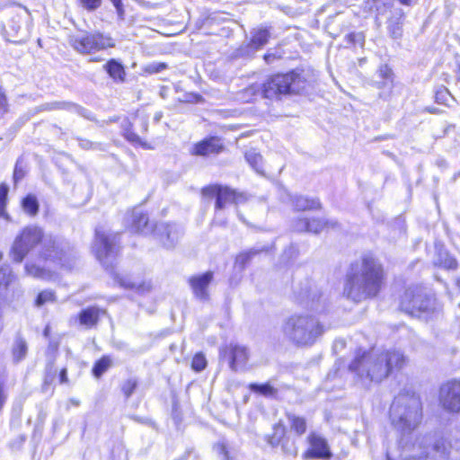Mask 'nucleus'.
<instances>
[{"mask_svg": "<svg viewBox=\"0 0 460 460\" xmlns=\"http://www.w3.org/2000/svg\"><path fill=\"white\" fill-rule=\"evenodd\" d=\"M407 358L397 349L379 351L375 348H358L349 365V371L356 382L369 388L386 379L394 371L401 370Z\"/></svg>", "mask_w": 460, "mask_h": 460, "instance_id": "f257e3e1", "label": "nucleus"}, {"mask_svg": "<svg viewBox=\"0 0 460 460\" xmlns=\"http://www.w3.org/2000/svg\"><path fill=\"white\" fill-rule=\"evenodd\" d=\"M40 242H43V259L58 262L65 269H73L76 256L69 243L59 237L44 236L43 230L37 226L24 227L15 237L11 249L12 259L15 262H22L30 251Z\"/></svg>", "mask_w": 460, "mask_h": 460, "instance_id": "f03ea898", "label": "nucleus"}, {"mask_svg": "<svg viewBox=\"0 0 460 460\" xmlns=\"http://www.w3.org/2000/svg\"><path fill=\"white\" fill-rule=\"evenodd\" d=\"M384 279L385 271L380 261L371 254H365L350 265L343 293L355 302L373 298L380 292Z\"/></svg>", "mask_w": 460, "mask_h": 460, "instance_id": "7ed1b4c3", "label": "nucleus"}, {"mask_svg": "<svg viewBox=\"0 0 460 460\" xmlns=\"http://www.w3.org/2000/svg\"><path fill=\"white\" fill-rule=\"evenodd\" d=\"M422 417V403L414 392L400 393L390 407L391 423L400 437L411 435L421 423Z\"/></svg>", "mask_w": 460, "mask_h": 460, "instance_id": "20e7f679", "label": "nucleus"}, {"mask_svg": "<svg viewBox=\"0 0 460 460\" xmlns=\"http://www.w3.org/2000/svg\"><path fill=\"white\" fill-rule=\"evenodd\" d=\"M331 328L319 318H287L281 327L284 340L297 346H312Z\"/></svg>", "mask_w": 460, "mask_h": 460, "instance_id": "39448f33", "label": "nucleus"}, {"mask_svg": "<svg viewBox=\"0 0 460 460\" xmlns=\"http://www.w3.org/2000/svg\"><path fill=\"white\" fill-rule=\"evenodd\" d=\"M401 309L411 316L417 314H438L440 306L431 289L422 286L408 288L401 300Z\"/></svg>", "mask_w": 460, "mask_h": 460, "instance_id": "423d86ee", "label": "nucleus"}, {"mask_svg": "<svg viewBox=\"0 0 460 460\" xmlns=\"http://www.w3.org/2000/svg\"><path fill=\"white\" fill-rule=\"evenodd\" d=\"M306 82L301 74L295 71L271 76L263 84L262 94L273 99L288 93H299L305 88Z\"/></svg>", "mask_w": 460, "mask_h": 460, "instance_id": "0eeeda50", "label": "nucleus"}, {"mask_svg": "<svg viewBox=\"0 0 460 460\" xmlns=\"http://www.w3.org/2000/svg\"><path fill=\"white\" fill-rule=\"evenodd\" d=\"M119 234L106 233L101 228L95 231V240L93 245V252L96 259L105 267L112 268L113 262L119 251Z\"/></svg>", "mask_w": 460, "mask_h": 460, "instance_id": "6e6552de", "label": "nucleus"}, {"mask_svg": "<svg viewBox=\"0 0 460 460\" xmlns=\"http://www.w3.org/2000/svg\"><path fill=\"white\" fill-rule=\"evenodd\" d=\"M69 43L76 52L83 55H92L114 47L113 40L100 32L72 35Z\"/></svg>", "mask_w": 460, "mask_h": 460, "instance_id": "1a4fd4ad", "label": "nucleus"}, {"mask_svg": "<svg viewBox=\"0 0 460 460\" xmlns=\"http://www.w3.org/2000/svg\"><path fill=\"white\" fill-rule=\"evenodd\" d=\"M202 193L207 197H216V217L219 211L224 209L227 204H242L247 200V196L243 192H237L228 187L220 185L208 186L202 190Z\"/></svg>", "mask_w": 460, "mask_h": 460, "instance_id": "9d476101", "label": "nucleus"}, {"mask_svg": "<svg viewBox=\"0 0 460 460\" xmlns=\"http://www.w3.org/2000/svg\"><path fill=\"white\" fill-rule=\"evenodd\" d=\"M439 402L444 410L460 412V380L453 379L441 385Z\"/></svg>", "mask_w": 460, "mask_h": 460, "instance_id": "9b49d317", "label": "nucleus"}, {"mask_svg": "<svg viewBox=\"0 0 460 460\" xmlns=\"http://www.w3.org/2000/svg\"><path fill=\"white\" fill-rule=\"evenodd\" d=\"M154 236L166 249H172L183 234L182 228L176 224L159 223L154 228Z\"/></svg>", "mask_w": 460, "mask_h": 460, "instance_id": "f8f14e48", "label": "nucleus"}, {"mask_svg": "<svg viewBox=\"0 0 460 460\" xmlns=\"http://www.w3.org/2000/svg\"><path fill=\"white\" fill-rule=\"evenodd\" d=\"M220 357L228 360L231 370L237 372L243 369L248 359L249 351L245 346L230 343L220 349Z\"/></svg>", "mask_w": 460, "mask_h": 460, "instance_id": "ddd939ff", "label": "nucleus"}, {"mask_svg": "<svg viewBox=\"0 0 460 460\" xmlns=\"http://www.w3.org/2000/svg\"><path fill=\"white\" fill-rule=\"evenodd\" d=\"M306 440L309 448L304 452V459H330L332 456L327 440L321 435L311 432Z\"/></svg>", "mask_w": 460, "mask_h": 460, "instance_id": "4468645a", "label": "nucleus"}, {"mask_svg": "<svg viewBox=\"0 0 460 460\" xmlns=\"http://www.w3.org/2000/svg\"><path fill=\"white\" fill-rule=\"evenodd\" d=\"M302 303L312 311L323 313L328 305V297L317 286L310 285L302 296Z\"/></svg>", "mask_w": 460, "mask_h": 460, "instance_id": "2eb2a0df", "label": "nucleus"}, {"mask_svg": "<svg viewBox=\"0 0 460 460\" xmlns=\"http://www.w3.org/2000/svg\"><path fill=\"white\" fill-rule=\"evenodd\" d=\"M213 279V272L207 271L201 275L193 276L189 283L194 296L201 301H207L209 298L208 286Z\"/></svg>", "mask_w": 460, "mask_h": 460, "instance_id": "dca6fc26", "label": "nucleus"}, {"mask_svg": "<svg viewBox=\"0 0 460 460\" xmlns=\"http://www.w3.org/2000/svg\"><path fill=\"white\" fill-rule=\"evenodd\" d=\"M127 225L132 232L148 234L154 232V228L148 224V217L140 209H134L126 217Z\"/></svg>", "mask_w": 460, "mask_h": 460, "instance_id": "f3484780", "label": "nucleus"}, {"mask_svg": "<svg viewBox=\"0 0 460 460\" xmlns=\"http://www.w3.org/2000/svg\"><path fill=\"white\" fill-rule=\"evenodd\" d=\"M429 442V457L434 460H447L451 453V444L442 437H431Z\"/></svg>", "mask_w": 460, "mask_h": 460, "instance_id": "a211bd4d", "label": "nucleus"}, {"mask_svg": "<svg viewBox=\"0 0 460 460\" xmlns=\"http://www.w3.org/2000/svg\"><path fill=\"white\" fill-rule=\"evenodd\" d=\"M223 149V146L219 138L211 137L197 143L191 151L192 155L207 156L211 154H218Z\"/></svg>", "mask_w": 460, "mask_h": 460, "instance_id": "6ab92c4d", "label": "nucleus"}, {"mask_svg": "<svg viewBox=\"0 0 460 460\" xmlns=\"http://www.w3.org/2000/svg\"><path fill=\"white\" fill-rule=\"evenodd\" d=\"M115 281L124 288L136 289L138 293L144 294L151 290L150 282H134L129 278L120 276L118 273L112 272Z\"/></svg>", "mask_w": 460, "mask_h": 460, "instance_id": "aec40b11", "label": "nucleus"}, {"mask_svg": "<svg viewBox=\"0 0 460 460\" xmlns=\"http://www.w3.org/2000/svg\"><path fill=\"white\" fill-rule=\"evenodd\" d=\"M291 205L296 210H314L320 208L321 205L318 199H308L307 197L301 195H295L289 197Z\"/></svg>", "mask_w": 460, "mask_h": 460, "instance_id": "412c9836", "label": "nucleus"}, {"mask_svg": "<svg viewBox=\"0 0 460 460\" xmlns=\"http://www.w3.org/2000/svg\"><path fill=\"white\" fill-rule=\"evenodd\" d=\"M403 13L398 10L388 20L387 30L393 39H400L402 36Z\"/></svg>", "mask_w": 460, "mask_h": 460, "instance_id": "4be33fe9", "label": "nucleus"}, {"mask_svg": "<svg viewBox=\"0 0 460 460\" xmlns=\"http://www.w3.org/2000/svg\"><path fill=\"white\" fill-rule=\"evenodd\" d=\"M27 353V341L20 335H17L12 347V356L13 362L19 363L22 361L26 358Z\"/></svg>", "mask_w": 460, "mask_h": 460, "instance_id": "5701e85b", "label": "nucleus"}, {"mask_svg": "<svg viewBox=\"0 0 460 460\" xmlns=\"http://www.w3.org/2000/svg\"><path fill=\"white\" fill-rule=\"evenodd\" d=\"M103 68L112 79L120 82L124 81L126 75L124 67L117 60L111 59L103 66Z\"/></svg>", "mask_w": 460, "mask_h": 460, "instance_id": "b1692460", "label": "nucleus"}, {"mask_svg": "<svg viewBox=\"0 0 460 460\" xmlns=\"http://www.w3.org/2000/svg\"><path fill=\"white\" fill-rule=\"evenodd\" d=\"M251 47L254 49H259L267 44L270 32L265 28H258L252 33Z\"/></svg>", "mask_w": 460, "mask_h": 460, "instance_id": "393cba45", "label": "nucleus"}, {"mask_svg": "<svg viewBox=\"0 0 460 460\" xmlns=\"http://www.w3.org/2000/svg\"><path fill=\"white\" fill-rule=\"evenodd\" d=\"M337 226L338 223L333 220L323 221L319 218H312L309 219L308 232L313 234H319L324 228H335Z\"/></svg>", "mask_w": 460, "mask_h": 460, "instance_id": "a878e982", "label": "nucleus"}, {"mask_svg": "<svg viewBox=\"0 0 460 460\" xmlns=\"http://www.w3.org/2000/svg\"><path fill=\"white\" fill-rule=\"evenodd\" d=\"M24 269L26 274L33 278L41 279H50L52 278L49 270L40 268L34 263H26Z\"/></svg>", "mask_w": 460, "mask_h": 460, "instance_id": "bb28decb", "label": "nucleus"}, {"mask_svg": "<svg viewBox=\"0 0 460 460\" xmlns=\"http://www.w3.org/2000/svg\"><path fill=\"white\" fill-rule=\"evenodd\" d=\"M287 416L288 422L290 423L291 429L295 431L296 435L302 436L306 431L305 419L292 413H288Z\"/></svg>", "mask_w": 460, "mask_h": 460, "instance_id": "cd10ccee", "label": "nucleus"}, {"mask_svg": "<svg viewBox=\"0 0 460 460\" xmlns=\"http://www.w3.org/2000/svg\"><path fill=\"white\" fill-rule=\"evenodd\" d=\"M22 207L25 213L34 217L39 212V202L34 195H27L22 201Z\"/></svg>", "mask_w": 460, "mask_h": 460, "instance_id": "c85d7f7f", "label": "nucleus"}, {"mask_svg": "<svg viewBox=\"0 0 460 460\" xmlns=\"http://www.w3.org/2000/svg\"><path fill=\"white\" fill-rule=\"evenodd\" d=\"M245 159L257 172H262V156L259 153L251 149L245 153Z\"/></svg>", "mask_w": 460, "mask_h": 460, "instance_id": "c756f323", "label": "nucleus"}, {"mask_svg": "<svg viewBox=\"0 0 460 460\" xmlns=\"http://www.w3.org/2000/svg\"><path fill=\"white\" fill-rule=\"evenodd\" d=\"M261 250L259 249H250L248 251L241 252L235 259V264L238 265L241 269H243L246 264Z\"/></svg>", "mask_w": 460, "mask_h": 460, "instance_id": "7c9ffc66", "label": "nucleus"}, {"mask_svg": "<svg viewBox=\"0 0 460 460\" xmlns=\"http://www.w3.org/2000/svg\"><path fill=\"white\" fill-rule=\"evenodd\" d=\"M15 279L12 269L9 265H2L0 267V287L7 288Z\"/></svg>", "mask_w": 460, "mask_h": 460, "instance_id": "2f4dec72", "label": "nucleus"}, {"mask_svg": "<svg viewBox=\"0 0 460 460\" xmlns=\"http://www.w3.org/2000/svg\"><path fill=\"white\" fill-rule=\"evenodd\" d=\"M9 188L5 183L0 184V217L10 220L9 215L5 212L6 199Z\"/></svg>", "mask_w": 460, "mask_h": 460, "instance_id": "473e14b6", "label": "nucleus"}, {"mask_svg": "<svg viewBox=\"0 0 460 460\" xmlns=\"http://www.w3.org/2000/svg\"><path fill=\"white\" fill-rule=\"evenodd\" d=\"M111 366V360L108 357H102L98 360L93 368V373L96 377H100Z\"/></svg>", "mask_w": 460, "mask_h": 460, "instance_id": "72a5a7b5", "label": "nucleus"}, {"mask_svg": "<svg viewBox=\"0 0 460 460\" xmlns=\"http://www.w3.org/2000/svg\"><path fill=\"white\" fill-rule=\"evenodd\" d=\"M138 385V381L135 377L128 378L121 384V391L124 396L128 399Z\"/></svg>", "mask_w": 460, "mask_h": 460, "instance_id": "f704fd0d", "label": "nucleus"}, {"mask_svg": "<svg viewBox=\"0 0 460 460\" xmlns=\"http://www.w3.org/2000/svg\"><path fill=\"white\" fill-rule=\"evenodd\" d=\"M55 299L56 296L52 290H43L38 295L35 305L37 306H42L46 304L53 303Z\"/></svg>", "mask_w": 460, "mask_h": 460, "instance_id": "c9c22d12", "label": "nucleus"}, {"mask_svg": "<svg viewBox=\"0 0 460 460\" xmlns=\"http://www.w3.org/2000/svg\"><path fill=\"white\" fill-rule=\"evenodd\" d=\"M43 110L51 111V110H75L77 111L79 108L70 102H53L49 103H46L43 106Z\"/></svg>", "mask_w": 460, "mask_h": 460, "instance_id": "e433bc0d", "label": "nucleus"}, {"mask_svg": "<svg viewBox=\"0 0 460 460\" xmlns=\"http://www.w3.org/2000/svg\"><path fill=\"white\" fill-rule=\"evenodd\" d=\"M57 375V369L54 367V359L49 360L45 368L44 385H48L52 384Z\"/></svg>", "mask_w": 460, "mask_h": 460, "instance_id": "4c0bfd02", "label": "nucleus"}, {"mask_svg": "<svg viewBox=\"0 0 460 460\" xmlns=\"http://www.w3.org/2000/svg\"><path fill=\"white\" fill-rule=\"evenodd\" d=\"M207 367V359L202 353H197L191 362V368L196 372H200Z\"/></svg>", "mask_w": 460, "mask_h": 460, "instance_id": "58836bf2", "label": "nucleus"}, {"mask_svg": "<svg viewBox=\"0 0 460 460\" xmlns=\"http://www.w3.org/2000/svg\"><path fill=\"white\" fill-rule=\"evenodd\" d=\"M106 311L102 310L99 306H90L84 310H83L78 316H84V317H93V316H101L102 314H105Z\"/></svg>", "mask_w": 460, "mask_h": 460, "instance_id": "ea45409f", "label": "nucleus"}, {"mask_svg": "<svg viewBox=\"0 0 460 460\" xmlns=\"http://www.w3.org/2000/svg\"><path fill=\"white\" fill-rule=\"evenodd\" d=\"M250 389L252 392L260 393V394H262L265 395L271 394L274 392V388L268 384H265V385L251 384Z\"/></svg>", "mask_w": 460, "mask_h": 460, "instance_id": "a19ab883", "label": "nucleus"}, {"mask_svg": "<svg viewBox=\"0 0 460 460\" xmlns=\"http://www.w3.org/2000/svg\"><path fill=\"white\" fill-rule=\"evenodd\" d=\"M25 176V170L22 166V164L20 160L16 162L14 171H13V181L17 183Z\"/></svg>", "mask_w": 460, "mask_h": 460, "instance_id": "79ce46f5", "label": "nucleus"}, {"mask_svg": "<svg viewBox=\"0 0 460 460\" xmlns=\"http://www.w3.org/2000/svg\"><path fill=\"white\" fill-rule=\"evenodd\" d=\"M308 225L309 219L299 218L294 223L293 228L297 232H308Z\"/></svg>", "mask_w": 460, "mask_h": 460, "instance_id": "37998d69", "label": "nucleus"}, {"mask_svg": "<svg viewBox=\"0 0 460 460\" xmlns=\"http://www.w3.org/2000/svg\"><path fill=\"white\" fill-rule=\"evenodd\" d=\"M80 2L84 8L93 11L101 5L102 0H80Z\"/></svg>", "mask_w": 460, "mask_h": 460, "instance_id": "c03bdc74", "label": "nucleus"}, {"mask_svg": "<svg viewBox=\"0 0 460 460\" xmlns=\"http://www.w3.org/2000/svg\"><path fill=\"white\" fill-rule=\"evenodd\" d=\"M214 448L222 456V460H231L228 456L226 446L224 443H217Z\"/></svg>", "mask_w": 460, "mask_h": 460, "instance_id": "a18cd8bd", "label": "nucleus"}, {"mask_svg": "<svg viewBox=\"0 0 460 460\" xmlns=\"http://www.w3.org/2000/svg\"><path fill=\"white\" fill-rule=\"evenodd\" d=\"M80 326L92 327L97 323L98 318H77Z\"/></svg>", "mask_w": 460, "mask_h": 460, "instance_id": "49530a36", "label": "nucleus"}, {"mask_svg": "<svg viewBox=\"0 0 460 460\" xmlns=\"http://www.w3.org/2000/svg\"><path fill=\"white\" fill-rule=\"evenodd\" d=\"M7 111V100L6 97L0 87V113H4Z\"/></svg>", "mask_w": 460, "mask_h": 460, "instance_id": "de8ad7c7", "label": "nucleus"}, {"mask_svg": "<svg viewBox=\"0 0 460 460\" xmlns=\"http://www.w3.org/2000/svg\"><path fill=\"white\" fill-rule=\"evenodd\" d=\"M444 267L449 270H455L457 267V261L454 258L448 257L444 261Z\"/></svg>", "mask_w": 460, "mask_h": 460, "instance_id": "09e8293b", "label": "nucleus"}, {"mask_svg": "<svg viewBox=\"0 0 460 460\" xmlns=\"http://www.w3.org/2000/svg\"><path fill=\"white\" fill-rule=\"evenodd\" d=\"M126 138H127L128 141L132 142V143H136V144L143 145V143H142V141H141L140 137H139L137 134H135V133H133V132H128V133L126 134Z\"/></svg>", "mask_w": 460, "mask_h": 460, "instance_id": "8fccbe9b", "label": "nucleus"}, {"mask_svg": "<svg viewBox=\"0 0 460 460\" xmlns=\"http://www.w3.org/2000/svg\"><path fill=\"white\" fill-rule=\"evenodd\" d=\"M345 347H346V342L344 340H342V339L336 340L333 344V350L335 352H338V351L343 349Z\"/></svg>", "mask_w": 460, "mask_h": 460, "instance_id": "3c124183", "label": "nucleus"}, {"mask_svg": "<svg viewBox=\"0 0 460 460\" xmlns=\"http://www.w3.org/2000/svg\"><path fill=\"white\" fill-rule=\"evenodd\" d=\"M79 146L83 148V149H92V148H95V144H93V142L87 140V139H80L79 140Z\"/></svg>", "mask_w": 460, "mask_h": 460, "instance_id": "603ef678", "label": "nucleus"}, {"mask_svg": "<svg viewBox=\"0 0 460 460\" xmlns=\"http://www.w3.org/2000/svg\"><path fill=\"white\" fill-rule=\"evenodd\" d=\"M59 380L61 384H66L68 382L67 378V370L66 368H62L59 373Z\"/></svg>", "mask_w": 460, "mask_h": 460, "instance_id": "864d4df0", "label": "nucleus"}, {"mask_svg": "<svg viewBox=\"0 0 460 460\" xmlns=\"http://www.w3.org/2000/svg\"><path fill=\"white\" fill-rule=\"evenodd\" d=\"M111 1L113 4V5L116 7L118 13L119 15H121L123 13L121 0H111Z\"/></svg>", "mask_w": 460, "mask_h": 460, "instance_id": "5fc2aeb1", "label": "nucleus"}, {"mask_svg": "<svg viewBox=\"0 0 460 460\" xmlns=\"http://www.w3.org/2000/svg\"><path fill=\"white\" fill-rule=\"evenodd\" d=\"M348 39L350 42H355L356 40H362V35L357 33H351L348 35Z\"/></svg>", "mask_w": 460, "mask_h": 460, "instance_id": "6e6d98bb", "label": "nucleus"}, {"mask_svg": "<svg viewBox=\"0 0 460 460\" xmlns=\"http://www.w3.org/2000/svg\"><path fill=\"white\" fill-rule=\"evenodd\" d=\"M9 27L12 29V31L15 33V34H18L19 33V31L21 29V26L20 25H16V22L14 20H13L10 24H9Z\"/></svg>", "mask_w": 460, "mask_h": 460, "instance_id": "4d7b16f0", "label": "nucleus"}, {"mask_svg": "<svg viewBox=\"0 0 460 460\" xmlns=\"http://www.w3.org/2000/svg\"><path fill=\"white\" fill-rule=\"evenodd\" d=\"M283 450L285 451L286 454H288L290 456H296L297 455V449L296 447H293V448H286L284 446H283Z\"/></svg>", "mask_w": 460, "mask_h": 460, "instance_id": "13d9d810", "label": "nucleus"}, {"mask_svg": "<svg viewBox=\"0 0 460 460\" xmlns=\"http://www.w3.org/2000/svg\"><path fill=\"white\" fill-rule=\"evenodd\" d=\"M58 348V345L57 342L50 341L49 344V349H52L53 351H57Z\"/></svg>", "mask_w": 460, "mask_h": 460, "instance_id": "bf43d9fd", "label": "nucleus"}, {"mask_svg": "<svg viewBox=\"0 0 460 460\" xmlns=\"http://www.w3.org/2000/svg\"><path fill=\"white\" fill-rule=\"evenodd\" d=\"M165 68H166V65L164 63H159V64H157V66L155 67V71L161 72Z\"/></svg>", "mask_w": 460, "mask_h": 460, "instance_id": "052dcab7", "label": "nucleus"}, {"mask_svg": "<svg viewBox=\"0 0 460 460\" xmlns=\"http://www.w3.org/2000/svg\"><path fill=\"white\" fill-rule=\"evenodd\" d=\"M275 57L273 55H270V54H267L264 56V59L267 63H270L271 62L272 59H274Z\"/></svg>", "mask_w": 460, "mask_h": 460, "instance_id": "680f3d73", "label": "nucleus"}, {"mask_svg": "<svg viewBox=\"0 0 460 460\" xmlns=\"http://www.w3.org/2000/svg\"><path fill=\"white\" fill-rule=\"evenodd\" d=\"M49 325H47V326L45 327V329H44V332H43V334H44V336H45V337H48V336H49Z\"/></svg>", "mask_w": 460, "mask_h": 460, "instance_id": "e2e57ef3", "label": "nucleus"}, {"mask_svg": "<svg viewBox=\"0 0 460 460\" xmlns=\"http://www.w3.org/2000/svg\"><path fill=\"white\" fill-rule=\"evenodd\" d=\"M401 4L405 5H410L411 1V0H399Z\"/></svg>", "mask_w": 460, "mask_h": 460, "instance_id": "0e129e2a", "label": "nucleus"}, {"mask_svg": "<svg viewBox=\"0 0 460 460\" xmlns=\"http://www.w3.org/2000/svg\"><path fill=\"white\" fill-rule=\"evenodd\" d=\"M270 443L271 445L278 444V443H279V439H275V437H273V438L270 439Z\"/></svg>", "mask_w": 460, "mask_h": 460, "instance_id": "69168bd1", "label": "nucleus"}, {"mask_svg": "<svg viewBox=\"0 0 460 460\" xmlns=\"http://www.w3.org/2000/svg\"><path fill=\"white\" fill-rule=\"evenodd\" d=\"M237 216L238 217L240 218V220H242L243 223H246V221L244 220V218L243 217V216L239 213V211L237 210Z\"/></svg>", "mask_w": 460, "mask_h": 460, "instance_id": "338daca9", "label": "nucleus"}, {"mask_svg": "<svg viewBox=\"0 0 460 460\" xmlns=\"http://www.w3.org/2000/svg\"><path fill=\"white\" fill-rule=\"evenodd\" d=\"M456 285H457V287H458V288H460V278H458V279H456Z\"/></svg>", "mask_w": 460, "mask_h": 460, "instance_id": "774afa93", "label": "nucleus"}]
</instances>
